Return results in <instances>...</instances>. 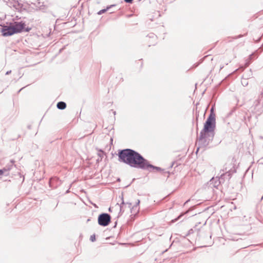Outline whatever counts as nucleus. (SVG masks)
<instances>
[{
    "label": "nucleus",
    "instance_id": "f257e3e1",
    "mask_svg": "<svg viewBox=\"0 0 263 263\" xmlns=\"http://www.w3.org/2000/svg\"><path fill=\"white\" fill-rule=\"evenodd\" d=\"M212 108L211 112L204 124L203 128L200 133L198 143L201 146H206L209 142L212 140L214 136L216 121L215 116L212 112Z\"/></svg>",
    "mask_w": 263,
    "mask_h": 263
},
{
    "label": "nucleus",
    "instance_id": "f03ea898",
    "mask_svg": "<svg viewBox=\"0 0 263 263\" xmlns=\"http://www.w3.org/2000/svg\"><path fill=\"white\" fill-rule=\"evenodd\" d=\"M119 159L131 167L140 168L143 167L144 158L138 152L131 149H125L119 152Z\"/></svg>",
    "mask_w": 263,
    "mask_h": 263
},
{
    "label": "nucleus",
    "instance_id": "7ed1b4c3",
    "mask_svg": "<svg viewBox=\"0 0 263 263\" xmlns=\"http://www.w3.org/2000/svg\"><path fill=\"white\" fill-rule=\"evenodd\" d=\"M25 27L26 24L23 22H15L13 24H10L9 26H3L1 29V32L4 36H8L23 31L28 32L31 30L30 28Z\"/></svg>",
    "mask_w": 263,
    "mask_h": 263
},
{
    "label": "nucleus",
    "instance_id": "20e7f679",
    "mask_svg": "<svg viewBox=\"0 0 263 263\" xmlns=\"http://www.w3.org/2000/svg\"><path fill=\"white\" fill-rule=\"evenodd\" d=\"M120 198L121 203H119L120 201L116 204V210H119V215H122L126 210H129L130 213L132 214L131 216L136 215L137 213H138L139 211V204L140 203V200H138L136 203V205H134L131 208V203H124L123 201V196L122 193L121 196H119Z\"/></svg>",
    "mask_w": 263,
    "mask_h": 263
},
{
    "label": "nucleus",
    "instance_id": "39448f33",
    "mask_svg": "<svg viewBox=\"0 0 263 263\" xmlns=\"http://www.w3.org/2000/svg\"><path fill=\"white\" fill-rule=\"evenodd\" d=\"M110 221V217L107 214H101L98 217V223L102 226H107Z\"/></svg>",
    "mask_w": 263,
    "mask_h": 263
},
{
    "label": "nucleus",
    "instance_id": "423d86ee",
    "mask_svg": "<svg viewBox=\"0 0 263 263\" xmlns=\"http://www.w3.org/2000/svg\"><path fill=\"white\" fill-rule=\"evenodd\" d=\"M145 162L143 165V167H141L140 169L147 170L149 171H161V168L159 167L155 166L149 163V162L145 159H144Z\"/></svg>",
    "mask_w": 263,
    "mask_h": 263
},
{
    "label": "nucleus",
    "instance_id": "0eeeda50",
    "mask_svg": "<svg viewBox=\"0 0 263 263\" xmlns=\"http://www.w3.org/2000/svg\"><path fill=\"white\" fill-rule=\"evenodd\" d=\"M11 168L9 167H4L0 170V175L8 176Z\"/></svg>",
    "mask_w": 263,
    "mask_h": 263
},
{
    "label": "nucleus",
    "instance_id": "6e6552de",
    "mask_svg": "<svg viewBox=\"0 0 263 263\" xmlns=\"http://www.w3.org/2000/svg\"><path fill=\"white\" fill-rule=\"evenodd\" d=\"M66 107V104L64 102H60L57 104V107L60 109H64Z\"/></svg>",
    "mask_w": 263,
    "mask_h": 263
},
{
    "label": "nucleus",
    "instance_id": "1a4fd4ad",
    "mask_svg": "<svg viewBox=\"0 0 263 263\" xmlns=\"http://www.w3.org/2000/svg\"><path fill=\"white\" fill-rule=\"evenodd\" d=\"M148 37V39L152 38V39H153L154 40V41H155L156 39V36L154 34L151 33V34H149Z\"/></svg>",
    "mask_w": 263,
    "mask_h": 263
},
{
    "label": "nucleus",
    "instance_id": "9d476101",
    "mask_svg": "<svg viewBox=\"0 0 263 263\" xmlns=\"http://www.w3.org/2000/svg\"><path fill=\"white\" fill-rule=\"evenodd\" d=\"M90 239H91V240L92 241H95V239H96V238H95V236H91V237H90Z\"/></svg>",
    "mask_w": 263,
    "mask_h": 263
},
{
    "label": "nucleus",
    "instance_id": "9b49d317",
    "mask_svg": "<svg viewBox=\"0 0 263 263\" xmlns=\"http://www.w3.org/2000/svg\"><path fill=\"white\" fill-rule=\"evenodd\" d=\"M105 11V10H100L99 12H98V14H101L102 13L104 12Z\"/></svg>",
    "mask_w": 263,
    "mask_h": 263
},
{
    "label": "nucleus",
    "instance_id": "f8f14e48",
    "mask_svg": "<svg viewBox=\"0 0 263 263\" xmlns=\"http://www.w3.org/2000/svg\"><path fill=\"white\" fill-rule=\"evenodd\" d=\"M114 242H115V241H114V240H113V241H112V242H106L105 243H106V244H111V245H114Z\"/></svg>",
    "mask_w": 263,
    "mask_h": 263
},
{
    "label": "nucleus",
    "instance_id": "ddd939ff",
    "mask_svg": "<svg viewBox=\"0 0 263 263\" xmlns=\"http://www.w3.org/2000/svg\"><path fill=\"white\" fill-rule=\"evenodd\" d=\"M180 216H181V215H180V216H179L178 217V218H176V219H175L173 220H172V222H174L176 221H177V219H178Z\"/></svg>",
    "mask_w": 263,
    "mask_h": 263
},
{
    "label": "nucleus",
    "instance_id": "4468645a",
    "mask_svg": "<svg viewBox=\"0 0 263 263\" xmlns=\"http://www.w3.org/2000/svg\"><path fill=\"white\" fill-rule=\"evenodd\" d=\"M228 174V176H230V171H228L226 172V174Z\"/></svg>",
    "mask_w": 263,
    "mask_h": 263
},
{
    "label": "nucleus",
    "instance_id": "2eb2a0df",
    "mask_svg": "<svg viewBox=\"0 0 263 263\" xmlns=\"http://www.w3.org/2000/svg\"><path fill=\"white\" fill-rule=\"evenodd\" d=\"M10 73H11V71H7L6 74H9Z\"/></svg>",
    "mask_w": 263,
    "mask_h": 263
},
{
    "label": "nucleus",
    "instance_id": "dca6fc26",
    "mask_svg": "<svg viewBox=\"0 0 263 263\" xmlns=\"http://www.w3.org/2000/svg\"><path fill=\"white\" fill-rule=\"evenodd\" d=\"M125 2H127V3H132L133 1H125Z\"/></svg>",
    "mask_w": 263,
    "mask_h": 263
},
{
    "label": "nucleus",
    "instance_id": "f3484780",
    "mask_svg": "<svg viewBox=\"0 0 263 263\" xmlns=\"http://www.w3.org/2000/svg\"><path fill=\"white\" fill-rule=\"evenodd\" d=\"M110 141H111V144H112V142H113V138H111L110 139Z\"/></svg>",
    "mask_w": 263,
    "mask_h": 263
},
{
    "label": "nucleus",
    "instance_id": "a211bd4d",
    "mask_svg": "<svg viewBox=\"0 0 263 263\" xmlns=\"http://www.w3.org/2000/svg\"><path fill=\"white\" fill-rule=\"evenodd\" d=\"M258 102V104H256V107L259 105V103L258 102Z\"/></svg>",
    "mask_w": 263,
    "mask_h": 263
},
{
    "label": "nucleus",
    "instance_id": "6ab92c4d",
    "mask_svg": "<svg viewBox=\"0 0 263 263\" xmlns=\"http://www.w3.org/2000/svg\"><path fill=\"white\" fill-rule=\"evenodd\" d=\"M117 180L119 181L120 180V179H119V178H118V179H117Z\"/></svg>",
    "mask_w": 263,
    "mask_h": 263
},
{
    "label": "nucleus",
    "instance_id": "aec40b11",
    "mask_svg": "<svg viewBox=\"0 0 263 263\" xmlns=\"http://www.w3.org/2000/svg\"><path fill=\"white\" fill-rule=\"evenodd\" d=\"M108 239H109V238H106V240H108Z\"/></svg>",
    "mask_w": 263,
    "mask_h": 263
}]
</instances>
